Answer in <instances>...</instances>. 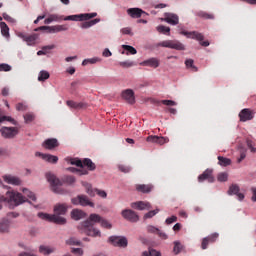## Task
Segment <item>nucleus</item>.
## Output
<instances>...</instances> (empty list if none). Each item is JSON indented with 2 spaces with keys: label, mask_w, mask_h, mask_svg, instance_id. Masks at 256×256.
I'll list each match as a JSON object with an SVG mask.
<instances>
[{
  "label": "nucleus",
  "mask_w": 256,
  "mask_h": 256,
  "mask_svg": "<svg viewBox=\"0 0 256 256\" xmlns=\"http://www.w3.org/2000/svg\"><path fill=\"white\" fill-rule=\"evenodd\" d=\"M95 223H100L101 227L104 229H111L113 227L109 221L103 219L100 215L91 214L86 221L78 226V229L81 233H85V235H88L89 237H101V231L94 227Z\"/></svg>",
  "instance_id": "f257e3e1"
},
{
  "label": "nucleus",
  "mask_w": 256,
  "mask_h": 256,
  "mask_svg": "<svg viewBox=\"0 0 256 256\" xmlns=\"http://www.w3.org/2000/svg\"><path fill=\"white\" fill-rule=\"evenodd\" d=\"M27 198L23 196V194L17 192V191H7L6 195H0V203H13L16 207L19 205H23V203H26ZM1 209V205H0Z\"/></svg>",
  "instance_id": "f03ea898"
},
{
  "label": "nucleus",
  "mask_w": 256,
  "mask_h": 256,
  "mask_svg": "<svg viewBox=\"0 0 256 256\" xmlns=\"http://www.w3.org/2000/svg\"><path fill=\"white\" fill-rule=\"evenodd\" d=\"M180 35H184L185 37H187V39H195L196 41H199L202 47H209L210 45L208 40L203 41V39H205V36L200 32H197V31L189 32V31L182 30L180 32Z\"/></svg>",
  "instance_id": "7ed1b4c3"
},
{
  "label": "nucleus",
  "mask_w": 256,
  "mask_h": 256,
  "mask_svg": "<svg viewBox=\"0 0 256 256\" xmlns=\"http://www.w3.org/2000/svg\"><path fill=\"white\" fill-rule=\"evenodd\" d=\"M156 47H164L166 49H175L176 51H185V45L179 40H164L156 44Z\"/></svg>",
  "instance_id": "20e7f679"
},
{
  "label": "nucleus",
  "mask_w": 256,
  "mask_h": 256,
  "mask_svg": "<svg viewBox=\"0 0 256 256\" xmlns=\"http://www.w3.org/2000/svg\"><path fill=\"white\" fill-rule=\"evenodd\" d=\"M38 217H40V219H44L45 221H50V223H56V225H65V223H67V219L59 216V214L49 215L45 213H39Z\"/></svg>",
  "instance_id": "39448f33"
},
{
  "label": "nucleus",
  "mask_w": 256,
  "mask_h": 256,
  "mask_svg": "<svg viewBox=\"0 0 256 256\" xmlns=\"http://www.w3.org/2000/svg\"><path fill=\"white\" fill-rule=\"evenodd\" d=\"M0 135L3 139H15L19 135V127H7L0 128Z\"/></svg>",
  "instance_id": "423d86ee"
},
{
  "label": "nucleus",
  "mask_w": 256,
  "mask_h": 256,
  "mask_svg": "<svg viewBox=\"0 0 256 256\" xmlns=\"http://www.w3.org/2000/svg\"><path fill=\"white\" fill-rule=\"evenodd\" d=\"M46 179L48 183H50V186L52 188V191H54V193H61V180H59L57 176H55L51 172H48L46 173Z\"/></svg>",
  "instance_id": "0eeeda50"
},
{
  "label": "nucleus",
  "mask_w": 256,
  "mask_h": 256,
  "mask_svg": "<svg viewBox=\"0 0 256 256\" xmlns=\"http://www.w3.org/2000/svg\"><path fill=\"white\" fill-rule=\"evenodd\" d=\"M108 241L114 247H122L123 249L129 245V241L125 236H110Z\"/></svg>",
  "instance_id": "6e6552de"
},
{
  "label": "nucleus",
  "mask_w": 256,
  "mask_h": 256,
  "mask_svg": "<svg viewBox=\"0 0 256 256\" xmlns=\"http://www.w3.org/2000/svg\"><path fill=\"white\" fill-rule=\"evenodd\" d=\"M69 27L67 25H55V26H40L34 31H48V33H61V31H67Z\"/></svg>",
  "instance_id": "1a4fd4ad"
},
{
  "label": "nucleus",
  "mask_w": 256,
  "mask_h": 256,
  "mask_svg": "<svg viewBox=\"0 0 256 256\" xmlns=\"http://www.w3.org/2000/svg\"><path fill=\"white\" fill-rule=\"evenodd\" d=\"M94 17H97V13L70 15L65 17L64 21H89V19H93Z\"/></svg>",
  "instance_id": "9d476101"
},
{
  "label": "nucleus",
  "mask_w": 256,
  "mask_h": 256,
  "mask_svg": "<svg viewBox=\"0 0 256 256\" xmlns=\"http://www.w3.org/2000/svg\"><path fill=\"white\" fill-rule=\"evenodd\" d=\"M238 117L242 123H245L247 121H253L255 117V112L249 108H244L240 111Z\"/></svg>",
  "instance_id": "9b49d317"
},
{
  "label": "nucleus",
  "mask_w": 256,
  "mask_h": 256,
  "mask_svg": "<svg viewBox=\"0 0 256 256\" xmlns=\"http://www.w3.org/2000/svg\"><path fill=\"white\" fill-rule=\"evenodd\" d=\"M73 205H81L82 207H93V202L89 201V198L85 195H79L76 198H72Z\"/></svg>",
  "instance_id": "f8f14e48"
},
{
  "label": "nucleus",
  "mask_w": 256,
  "mask_h": 256,
  "mask_svg": "<svg viewBox=\"0 0 256 256\" xmlns=\"http://www.w3.org/2000/svg\"><path fill=\"white\" fill-rule=\"evenodd\" d=\"M121 215L126 221H130V223H137L139 221V215L131 209L123 210Z\"/></svg>",
  "instance_id": "ddd939ff"
},
{
  "label": "nucleus",
  "mask_w": 256,
  "mask_h": 256,
  "mask_svg": "<svg viewBox=\"0 0 256 256\" xmlns=\"http://www.w3.org/2000/svg\"><path fill=\"white\" fill-rule=\"evenodd\" d=\"M199 183H203V181H208V183H213L215 181V177H213V170L206 169L201 175L198 176Z\"/></svg>",
  "instance_id": "4468645a"
},
{
  "label": "nucleus",
  "mask_w": 256,
  "mask_h": 256,
  "mask_svg": "<svg viewBox=\"0 0 256 256\" xmlns=\"http://www.w3.org/2000/svg\"><path fill=\"white\" fill-rule=\"evenodd\" d=\"M146 141L148 143H156L157 145H165V143H169V138L163 136H148Z\"/></svg>",
  "instance_id": "2eb2a0df"
},
{
  "label": "nucleus",
  "mask_w": 256,
  "mask_h": 256,
  "mask_svg": "<svg viewBox=\"0 0 256 256\" xmlns=\"http://www.w3.org/2000/svg\"><path fill=\"white\" fill-rule=\"evenodd\" d=\"M239 191V185L232 184L228 189V195H236L238 197V201H243L245 199V195L243 193H239Z\"/></svg>",
  "instance_id": "dca6fc26"
},
{
  "label": "nucleus",
  "mask_w": 256,
  "mask_h": 256,
  "mask_svg": "<svg viewBox=\"0 0 256 256\" xmlns=\"http://www.w3.org/2000/svg\"><path fill=\"white\" fill-rule=\"evenodd\" d=\"M19 37L23 39V41H25L27 45H35V42L37 41V39H39V35L35 33L31 35L19 34Z\"/></svg>",
  "instance_id": "f3484780"
},
{
  "label": "nucleus",
  "mask_w": 256,
  "mask_h": 256,
  "mask_svg": "<svg viewBox=\"0 0 256 256\" xmlns=\"http://www.w3.org/2000/svg\"><path fill=\"white\" fill-rule=\"evenodd\" d=\"M122 97L129 103V105H134L135 103V92L131 89L124 90L122 92Z\"/></svg>",
  "instance_id": "a211bd4d"
},
{
  "label": "nucleus",
  "mask_w": 256,
  "mask_h": 256,
  "mask_svg": "<svg viewBox=\"0 0 256 256\" xmlns=\"http://www.w3.org/2000/svg\"><path fill=\"white\" fill-rule=\"evenodd\" d=\"M132 209H137L138 211H145V209H151V204L149 202L138 201L131 203Z\"/></svg>",
  "instance_id": "6ab92c4d"
},
{
  "label": "nucleus",
  "mask_w": 256,
  "mask_h": 256,
  "mask_svg": "<svg viewBox=\"0 0 256 256\" xmlns=\"http://www.w3.org/2000/svg\"><path fill=\"white\" fill-rule=\"evenodd\" d=\"M135 189L138 191V193H151V191L154 189V186L153 184H137Z\"/></svg>",
  "instance_id": "aec40b11"
},
{
  "label": "nucleus",
  "mask_w": 256,
  "mask_h": 256,
  "mask_svg": "<svg viewBox=\"0 0 256 256\" xmlns=\"http://www.w3.org/2000/svg\"><path fill=\"white\" fill-rule=\"evenodd\" d=\"M3 179L5 183H8V185H21V179L17 176L13 175H4Z\"/></svg>",
  "instance_id": "412c9836"
},
{
  "label": "nucleus",
  "mask_w": 256,
  "mask_h": 256,
  "mask_svg": "<svg viewBox=\"0 0 256 256\" xmlns=\"http://www.w3.org/2000/svg\"><path fill=\"white\" fill-rule=\"evenodd\" d=\"M43 147L44 149H49V150L55 149L56 147H59V141H57V139L55 138H49L44 141Z\"/></svg>",
  "instance_id": "4be33fe9"
},
{
  "label": "nucleus",
  "mask_w": 256,
  "mask_h": 256,
  "mask_svg": "<svg viewBox=\"0 0 256 256\" xmlns=\"http://www.w3.org/2000/svg\"><path fill=\"white\" fill-rule=\"evenodd\" d=\"M164 21L169 25H179V16L177 14L168 13L165 15Z\"/></svg>",
  "instance_id": "5701e85b"
},
{
  "label": "nucleus",
  "mask_w": 256,
  "mask_h": 256,
  "mask_svg": "<svg viewBox=\"0 0 256 256\" xmlns=\"http://www.w3.org/2000/svg\"><path fill=\"white\" fill-rule=\"evenodd\" d=\"M142 67H153V69H157L159 67V59L157 58H150L140 63Z\"/></svg>",
  "instance_id": "b1692460"
},
{
  "label": "nucleus",
  "mask_w": 256,
  "mask_h": 256,
  "mask_svg": "<svg viewBox=\"0 0 256 256\" xmlns=\"http://www.w3.org/2000/svg\"><path fill=\"white\" fill-rule=\"evenodd\" d=\"M36 155H39V157H42V159L44 161H47L48 163H57V161H59V157L55 156V155H51V154H42L37 152Z\"/></svg>",
  "instance_id": "393cba45"
},
{
  "label": "nucleus",
  "mask_w": 256,
  "mask_h": 256,
  "mask_svg": "<svg viewBox=\"0 0 256 256\" xmlns=\"http://www.w3.org/2000/svg\"><path fill=\"white\" fill-rule=\"evenodd\" d=\"M127 13L133 19H139V17L143 15V10H141L140 8H130L127 10Z\"/></svg>",
  "instance_id": "a878e982"
},
{
  "label": "nucleus",
  "mask_w": 256,
  "mask_h": 256,
  "mask_svg": "<svg viewBox=\"0 0 256 256\" xmlns=\"http://www.w3.org/2000/svg\"><path fill=\"white\" fill-rule=\"evenodd\" d=\"M68 206L67 204H57L54 207V213L55 215H65L67 213Z\"/></svg>",
  "instance_id": "bb28decb"
},
{
  "label": "nucleus",
  "mask_w": 256,
  "mask_h": 256,
  "mask_svg": "<svg viewBox=\"0 0 256 256\" xmlns=\"http://www.w3.org/2000/svg\"><path fill=\"white\" fill-rule=\"evenodd\" d=\"M85 215H86L85 212L79 209H74L71 212V217L74 219V221H79L80 219H84Z\"/></svg>",
  "instance_id": "cd10ccee"
},
{
  "label": "nucleus",
  "mask_w": 256,
  "mask_h": 256,
  "mask_svg": "<svg viewBox=\"0 0 256 256\" xmlns=\"http://www.w3.org/2000/svg\"><path fill=\"white\" fill-rule=\"evenodd\" d=\"M66 104L71 109H84V107H87V105L85 103H83V102H75V101H72V100H68L66 102Z\"/></svg>",
  "instance_id": "c85d7f7f"
},
{
  "label": "nucleus",
  "mask_w": 256,
  "mask_h": 256,
  "mask_svg": "<svg viewBox=\"0 0 256 256\" xmlns=\"http://www.w3.org/2000/svg\"><path fill=\"white\" fill-rule=\"evenodd\" d=\"M84 165V167H87L88 171H95V169H97V166L95 165V163H93V161L89 158H85L82 161V166Z\"/></svg>",
  "instance_id": "c756f323"
},
{
  "label": "nucleus",
  "mask_w": 256,
  "mask_h": 256,
  "mask_svg": "<svg viewBox=\"0 0 256 256\" xmlns=\"http://www.w3.org/2000/svg\"><path fill=\"white\" fill-rule=\"evenodd\" d=\"M39 253H42V255H51V253H55V248L41 245L39 247Z\"/></svg>",
  "instance_id": "7c9ffc66"
},
{
  "label": "nucleus",
  "mask_w": 256,
  "mask_h": 256,
  "mask_svg": "<svg viewBox=\"0 0 256 256\" xmlns=\"http://www.w3.org/2000/svg\"><path fill=\"white\" fill-rule=\"evenodd\" d=\"M99 21H101L99 18H95L93 20L83 22L81 24V28L82 29H89V27H93V25H97V23H99Z\"/></svg>",
  "instance_id": "2f4dec72"
},
{
  "label": "nucleus",
  "mask_w": 256,
  "mask_h": 256,
  "mask_svg": "<svg viewBox=\"0 0 256 256\" xmlns=\"http://www.w3.org/2000/svg\"><path fill=\"white\" fill-rule=\"evenodd\" d=\"M195 61H193V59H187L185 61V65L187 69H191V71H193V73H197L199 71V68H197V66H195Z\"/></svg>",
  "instance_id": "473e14b6"
},
{
  "label": "nucleus",
  "mask_w": 256,
  "mask_h": 256,
  "mask_svg": "<svg viewBox=\"0 0 256 256\" xmlns=\"http://www.w3.org/2000/svg\"><path fill=\"white\" fill-rule=\"evenodd\" d=\"M99 62H101V58H98V57L88 58L82 61V65L83 67H85L87 65H95V63H99Z\"/></svg>",
  "instance_id": "72a5a7b5"
},
{
  "label": "nucleus",
  "mask_w": 256,
  "mask_h": 256,
  "mask_svg": "<svg viewBox=\"0 0 256 256\" xmlns=\"http://www.w3.org/2000/svg\"><path fill=\"white\" fill-rule=\"evenodd\" d=\"M0 29L3 37H6V39H9L10 34H9V26H7V23L1 22Z\"/></svg>",
  "instance_id": "f704fd0d"
},
{
  "label": "nucleus",
  "mask_w": 256,
  "mask_h": 256,
  "mask_svg": "<svg viewBox=\"0 0 256 256\" xmlns=\"http://www.w3.org/2000/svg\"><path fill=\"white\" fill-rule=\"evenodd\" d=\"M66 161L67 163H70V165L83 168V161H81L79 158H66Z\"/></svg>",
  "instance_id": "c9c22d12"
},
{
  "label": "nucleus",
  "mask_w": 256,
  "mask_h": 256,
  "mask_svg": "<svg viewBox=\"0 0 256 256\" xmlns=\"http://www.w3.org/2000/svg\"><path fill=\"white\" fill-rule=\"evenodd\" d=\"M218 163L221 165V167H229L231 165V159L225 158L223 156H218Z\"/></svg>",
  "instance_id": "e433bc0d"
},
{
  "label": "nucleus",
  "mask_w": 256,
  "mask_h": 256,
  "mask_svg": "<svg viewBox=\"0 0 256 256\" xmlns=\"http://www.w3.org/2000/svg\"><path fill=\"white\" fill-rule=\"evenodd\" d=\"M22 192L26 197H28V199H31V201H37V197L35 196V193H33L31 190L27 188H23Z\"/></svg>",
  "instance_id": "4c0bfd02"
},
{
  "label": "nucleus",
  "mask_w": 256,
  "mask_h": 256,
  "mask_svg": "<svg viewBox=\"0 0 256 256\" xmlns=\"http://www.w3.org/2000/svg\"><path fill=\"white\" fill-rule=\"evenodd\" d=\"M229 180V173L227 172H220L217 175V181H219L220 183H225Z\"/></svg>",
  "instance_id": "58836bf2"
},
{
  "label": "nucleus",
  "mask_w": 256,
  "mask_h": 256,
  "mask_svg": "<svg viewBox=\"0 0 256 256\" xmlns=\"http://www.w3.org/2000/svg\"><path fill=\"white\" fill-rule=\"evenodd\" d=\"M122 49H124V51H127L126 55H137V49H135V47L133 46L122 45Z\"/></svg>",
  "instance_id": "ea45409f"
},
{
  "label": "nucleus",
  "mask_w": 256,
  "mask_h": 256,
  "mask_svg": "<svg viewBox=\"0 0 256 256\" xmlns=\"http://www.w3.org/2000/svg\"><path fill=\"white\" fill-rule=\"evenodd\" d=\"M49 77H51V74L48 71L42 70L39 72L38 81H47Z\"/></svg>",
  "instance_id": "a19ab883"
},
{
  "label": "nucleus",
  "mask_w": 256,
  "mask_h": 256,
  "mask_svg": "<svg viewBox=\"0 0 256 256\" xmlns=\"http://www.w3.org/2000/svg\"><path fill=\"white\" fill-rule=\"evenodd\" d=\"M157 31L158 33H163L164 35H169V33H171V28L167 27V26H164V25H159L157 26Z\"/></svg>",
  "instance_id": "79ce46f5"
},
{
  "label": "nucleus",
  "mask_w": 256,
  "mask_h": 256,
  "mask_svg": "<svg viewBox=\"0 0 256 256\" xmlns=\"http://www.w3.org/2000/svg\"><path fill=\"white\" fill-rule=\"evenodd\" d=\"M142 256H161V252L155 249H150L149 251H144Z\"/></svg>",
  "instance_id": "37998d69"
},
{
  "label": "nucleus",
  "mask_w": 256,
  "mask_h": 256,
  "mask_svg": "<svg viewBox=\"0 0 256 256\" xmlns=\"http://www.w3.org/2000/svg\"><path fill=\"white\" fill-rule=\"evenodd\" d=\"M47 49L51 50V49H55V45H48V46H43L42 50H39L37 52V55L41 56V55H47Z\"/></svg>",
  "instance_id": "c03bdc74"
},
{
  "label": "nucleus",
  "mask_w": 256,
  "mask_h": 256,
  "mask_svg": "<svg viewBox=\"0 0 256 256\" xmlns=\"http://www.w3.org/2000/svg\"><path fill=\"white\" fill-rule=\"evenodd\" d=\"M181 251H183V245H181L180 242H174L173 252L175 253V255H179Z\"/></svg>",
  "instance_id": "a18cd8bd"
},
{
  "label": "nucleus",
  "mask_w": 256,
  "mask_h": 256,
  "mask_svg": "<svg viewBox=\"0 0 256 256\" xmlns=\"http://www.w3.org/2000/svg\"><path fill=\"white\" fill-rule=\"evenodd\" d=\"M206 239L208 240L209 243H215V241H217V239H219V233H213V234L207 236Z\"/></svg>",
  "instance_id": "49530a36"
},
{
  "label": "nucleus",
  "mask_w": 256,
  "mask_h": 256,
  "mask_svg": "<svg viewBox=\"0 0 256 256\" xmlns=\"http://www.w3.org/2000/svg\"><path fill=\"white\" fill-rule=\"evenodd\" d=\"M157 213H159V209L149 211L144 215V219H152V217H155Z\"/></svg>",
  "instance_id": "de8ad7c7"
},
{
  "label": "nucleus",
  "mask_w": 256,
  "mask_h": 256,
  "mask_svg": "<svg viewBox=\"0 0 256 256\" xmlns=\"http://www.w3.org/2000/svg\"><path fill=\"white\" fill-rule=\"evenodd\" d=\"M9 231V223L0 222V233H7Z\"/></svg>",
  "instance_id": "09e8293b"
},
{
  "label": "nucleus",
  "mask_w": 256,
  "mask_h": 256,
  "mask_svg": "<svg viewBox=\"0 0 256 256\" xmlns=\"http://www.w3.org/2000/svg\"><path fill=\"white\" fill-rule=\"evenodd\" d=\"M64 183H68V185H73L75 183L76 179L75 176H65L63 178Z\"/></svg>",
  "instance_id": "8fccbe9b"
},
{
  "label": "nucleus",
  "mask_w": 256,
  "mask_h": 256,
  "mask_svg": "<svg viewBox=\"0 0 256 256\" xmlns=\"http://www.w3.org/2000/svg\"><path fill=\"white\" fill-rule=\"evenodd\" d=\"M197 15L198 17H202V19H213V14H207L203 11L198 12Z\"/></svg>",
  "instance_id": "3c124183"
},
{
  "label": "nucleus",
  "mask_w": 256,
  "mask_h": 256,
  "mask_svg": "<svg viewBox=\"0 0 256 256\" xmlns=\"http://www.w3.org/2000/svg\"><path fill=\"white\" fill-rule=\"evenodd\" d=\"M34 120H35V115H33L32 113H28V114L24 115L25 123H31Z\"/></svg>",
  "instance_id": "603ef678"
},
{
  "label": "nucleus",
  "mask_w": 256,
  "mask_h": 256,
  "mask_svg": "<svg viewBox=\"0 0 256 256\" xmlns=\"http://www.w3.org/2000/svg\"><path fill=\"white\" fill-rule=\"evenodd\" d=\"M247 157V149L240 150V157L237 159V163H241Z\"/></svg>",
  "instance_id": "864d4df0"
},
{
  "label": "nucleus",
  "mask_w": 256,
  "mask_h": 256,
  "mask_svg": "<svg viewBox=\"0 0 256 256\" xmlns=\"http://www.w3.org/2000/svg\"><path fill=\"white\" fill-rule=\"evenodd\" d=\"M8 121L9 123H12V125H17V120L13 119L10 116H2V122Z\"/></svg>",
  "instance_id": "5fc2aeb1"
},
{
  "label": "nucleus",
  "mask_w": 256,
  "mask_h": 256,
  "mask_svg": "<svg viewBox=\"0 0 256 256\" xmlns=\"http://www.w3.org/2000/svg\"><path fill=\"white\" fill-rule=\"evenodd\" d=\"M161 104L167 105L168 107H173V106L177 105V102H175L173 100H162Z\"/></svg>",
  "instance_id": "6e6d98bb"
},
{
  "label": "nucleus",
  "mask_w": 256,
  "mask_h": 256,
  "mask_svg": "<svg viewBox=\"0 0 256 256\" xmlns=\"http://www.w3.org/2000/svg\"><path fill=\"white\" fill-rule=\"evenodd\" d=\"M119 65L120 67L129 68V67H133L135 63L131 61H124V62H120Z\"/></svg>",
  "instance_id": "4d7b16f0"
},
{
  "label": "nucleus",
  "mask_w": 256,
  "mask_h": 256,
  "mask_svg": "<svg viewBox=\"0 0 256 256\" xmlns=\"http://www.w3.org/2000/svg\"><path fill=\"white\" fill-rule=\"evenodd\" d=\"M119 171L122 173H129L131 171V167L126 166V165H119L118 166Z\"/></svg>",
  "instance_id": "13d9d810"
},
{
  "label": "nucleus",
  "mask_w": 256,
  "mask_h": 256,
  "mask_svg": "<svg viewBox=\"0 0 256 256\" xmlns=\"http://www.w3.org/2000/svg\"><path fill=\"white\" fill-rule=\"evenodd\" d=\"M248 149H250L251 153H256V148L253 147V141L252 140H247L246 141Z\"/></svg>",
  "instance_id": "bf43d9fd"
},
{
  "label": "nucleus",
  "mask_w": 256,
  "mask_h": 256,
  "mask_svg": "<svg viewBox=\"0 0 256 256\" xmlns=\"http://www.w3.org/2000/svg\"><path fill=\"white\" fill-rule=\"evenodd\" d=\"M0 71H11V65L5 63L0 64Z\"/></svg>",
  "instance_id": "052dcab7"
},
{
  "label": "nucleus",
  "mask_w": 256,
  "mask_h": 256,
  "mask_svg": "<svg viewBox=\"0 0 256 256\" xmlns=\"http://www.w3.org/2000/svg\"><path fill=\"white\" fill-rule=\"evenodd\" d=\"M67 245H81V242L77 241L75 238H70L66 241Z\"/></svg>",
  "instance_id": "680f3d73"
},
{
  "label": "nucleus",
  "mask_w": 256,
  "mask_h": 256,
  "mask_svg": "<svg viewBox=\"0 0 256 256\" xmlns=\"http://www.w3.org/2000/svg\"><path fill=\"white\" fill-rule=\"evenodd\" d=\"M177 221V216H171L166 219L165 223L166 225H171V223H176Z\"/></svg>",
  "instance_id": "e2e57ef3"
},
{
  "label": "nucleus",
  "mask_w": 256,
  "mask_h": 256,
  "mask_svg": "<svg viewBox=\"0 0 256 256\" xmlns=\"http://www.w3.org/2000/svg\"><path fill=\"white\" fill-rule=\"evenodd\" d=\"M209 240L205 237L202 239V244H201V249H207V247H209Z\"/></svg>",
  "instance_id": "0e129e2a"
},
{
  "label": "nucleus",
  "mask_w": 256,
  "mask_h": 256,
  "mask_svg": "<svg viewBox=\"0 0 256 256\" xmlns=\"http://www.w3.org/2000/svg\"><path fill=\"white\" fill-rule=\"evenodd\" d=\"M50 18L52 19V22L53 21H63V16H59L57 14H51Z\"/></svg>",
  "instance_id": "69168bd1"
},
{
  "label": "nucleus",
  "mask_w": 256,
  "mask_h": 256,
  "mask_svg": "<svg viewBox=\"0 0 256 256\" xmlns=\"http://www.w3.org/2000/svg\"><path fill=\"white\" fill-rule=\"evenodd\" d=\"M120 31H121V34H122V35H133V34L131 33V28H129V27L122 28Z\"/></svg>",
  "instance_id": "338daca9"
},
{
  "label": "nucleus",
  "mask_w": 256,
  "mask_h": 256,
  "mask_svg": "<svg viewBox=\"0 0 256 256\" xmlns=\"http://www.w3.org/2000/svg\"><path fill=\"white\" fill-rule=\"evenodd\" d=\"M72 253H74V255L81 256V255H83V249H81V248H74V249H72Z\"/></svg>",
  "instance_id": "774afa93"
}]
</instances>
